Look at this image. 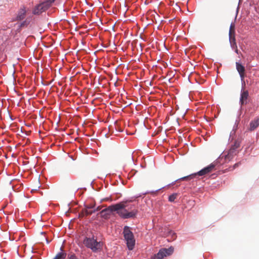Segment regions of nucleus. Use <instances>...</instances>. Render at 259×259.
Masks as SVG:
<instances>
[{
	"mask_svg": "<svg viewBox=\"0 0 259 259\" xmlns=\"http://www.w3.org/2000/svg\"><path fill=\"white\" fill-rule=\"evenodd\" d=\"M236 69L238 72L241 80H243L245 77V67L239 62L236 63Z\"/></svg>",
	"mask_w": 259,
	"mask_h": 259,
	"instance_id": "6e6552de",
	"label": "nucleus"
},
{
	"mask_svg": "<svg viewBox=\"0 0 259 259\" xmlns=\"http://www.w3.org/2000/svg\"><path fill=\"white\" fill-rule=\"evenodd\" d=\"M85 207L88 209H91V210H93V209L95 207V205L94 204H89V205H85Z\"/></svg>",
	"mask_w": 259,
	"mask_h": 259,
	"instance_id": "aec40b11",
	"label": "nucleus"
},
{
	"mask_svg": "<svg viewBox=\"0 0 259 259\" xmlns=\"http://www.w3.org/2000/svg\"><path fill=\"white\" fill-rule=\"evenodd\" d=\"M96 211H99L100 209L99 207H98L96 209H95Z\"/></svg>",
	"mask_w": 259,
	"mask_h": 259,
	"instance_id": "a878e982",
	"label": "nucleus"
},
{
	"mask_svg": "<svg viewBox=\"0 0 259 259\" xmlns=\"http://www.w3.org/2000/svg\"><path fill=\"white\" fill-rule=\"evenodd\" d=\"M234 51L236 53L239 54V50H238V48L234 49Z\"/></svg>",
	"mask_w": 259,
	"mask_h": 259,
	"instance_id": "b1692460",
	"label": "nucleus"
},
{
	"mask_svg": "<svg viewBox=\"0 0 259 259\" xmlns=\"http://www.w3.org/2000/svg\"><path fill=\"white\" fill-rule=\"evenodd\" d=\"M12 188H13V189L14 190V191H16V188H14L13 186H12ZM20 188H17V189H19Z\"/></svg>",
	"mask_w": 259,
	"mask_h": 259,
	"instance_id": "393cba45",
	"label": "nucleus"
},
{
	"mask_svg": "<svg viewBox=\"0 0 259 259\" xmlns=\"http://www.w3.org/2000/svg\"><path fill=\"white\" fill-rule=\"evenodd\" d=\"M68 259H78L74 253L68 254Z\"/></svg>",
	"mask_w": 259,
	"mask_h": 259,
	"instance_id": "a211bd4d",
	"label": "nucleus"
},
{
	"mask_svg": "<svg viewBox=\"0 0 259 259\" xmlns=\"http://www.w3.org/2000/svg\"><path fill=\"white\" fill-rule=\"evenodd\" d=\"M240 147V144L239 142H235L234 144L232 146L231 148L234 149L235 150Z\"/></svg>",
	"mask_w": 259,
	"mask_h": 259,
	"instance_id": "6ab92c4d",
	"label": "nucleus"
},
{
	"mask_svg": "<svg viewBox=\"0 0 259 259\" xmlns=\"http://www.w3.org/2000/svg\"><path fill=\"white\" fill-rule=\"evenodd\" d=\"M240 162H238V163H235L234 165H233V169L235 168L236 167H238L240 164Z\"/></svg>",
	"mask_w": 259,
	"mask_h": 259,
	"instance_id": "5701e85b",
	"label": "nucleus"
},
{
	"mask_svg": "<svg viewBox=\"0 0 259 259\" xmlns=\"http://www.w3.org/2000/svg\"><path fill=\"white\" fill-rule=\"evenodd\" d=\"M96 212L95 209H90L85 207L84 209H83V213L85 214L86 216L91 215L92 213Z\"/></svg>",
	"mask_w": 259,
	"mask_h": 259,
	"instance_id": "ddd939ff",
	"label": "nucleus"
},
{
	"mask_svg": "<svg viewBox=\"0 0 259 259\" xmlns=\"http://www.w3.org/2000/svg\"><path fill=\"white\" fill-rule=\"evenodd\" d=\"M216 166L215 163H212L209 165L204 167L197 173H195L193 174L190 175L189 176L182 177L177 180L176 181H178L179 180H183V181H189L190 180L193 179L196 175H199L200 176L205 175L209 172L212 171Z\"/></svg>",
	"mask_w": 259,
	"mask_h": 259,
	"instance_id": "7ed1b4c3",
	"label": "nucleus"
},
{
	"mask_svg": "<svg viewBox=\"0 0 259 259\" xmlns=\"http://www.w3.org/2000/svg\"><path fill=\"white\" fill-rule=\"evenodd\" d=\"M236 154V150H235L234 149H233L232 148H231L228 151V153L227 155L226 156V159L230 160Z\"/></svg>",
	"mask_w": 259,
	"mask_h": 259,
	"instance_id": "f8f14e48",
	"label": "nucleus"
},
{
	"mask_svg": "<svg viewBox=\"0 0 259 259\" xmlns=\"http://www.w3.org/2000/svg\"><path fill=\"white\" fill-rule=\"evenodd\" d=\"M25 15H26L25 8L24 7H23L22 8H20V9L19 11L17 17V20H23L25 18Z\"/></svg>",
	"mask_w": 259,
	"mask_h": 259,
	"instance_id": "9d476101",
	"label": "nucleus"
},
{
	"mask_svg": "<svg viewBox=\"0 0 259 259\" xmlns=\"http://www.w3.org/2000/svg\"><path fill=\"white\" fill-rule=\"evenodd\" d=\"M130 158H131V159H132V160H133V156H130Z\"/></svg>",
	"mask_w": 259,
	"mask_h": 259,
	"instance_id": "bb28decb",
	"label": "nucleus"
},
{
	"mask_svg": "<svg viewBox=\"0 0 259 259\" xmlns=\"http://www.w3.org/2000/svg\"><path fill=\"white\" fill-rule=\"evenodd\" d=\"M84 216H86V215L85 214L83 213V209H82V211L79 213V217L80 218H82V217H83Z\"/></svg>",
	"mask_w": 259,
	"mask_h": 259,
	"instance_id": "4be33fe9",
	"label": "nucleus"
},
{
	"mask_svg": "<svg viewBox=\"0 0 259 259\" xmlns=\"http://www.w3.org/2000/svg\"><path fill=\"white\" fill-rule=\"evenodd\" d=\"M83 244L87 248L91 249L93 252L97 251L102 247L101 243L98 242L94 237H85L83 240Z\"/></svg>",
	"mask_w": 259,
	"mask_h": 259,
	"instance_id": "20e7f679",
	"label": "nucleus"
},
{
	"mask_svg": "<svg viewBox=\"0 0 259 259\" xmlns=\"http://www.w3.org/2000/svg\"><path fill=\"white\" fill-rule=\"evenodd\" d=\"M248 97L249 93L248 91L242 90L240 98V103L241 105L247 104Z\"/></svg>",
	"mask_w": 259,
	"mask_h": 259,
	"instance_id": "0eeeda50",
	"label": "nucleus"
},
{
	"mask_svg": "<svg viewBox=\"0 0 259 259\" xmlns=\"http://www.w3.org/2000/svg\"><path fill=\"white\" fill-rule=\"evenodd\" d=\"M55 1L56 0H47L44 2V3L45 4L47 9H48Z\"/></svg>",
	"mask_w": 259,
	"mask_h": 259,
	"instance_id": "2eb2a0df",
	"label": "nucleus"
},
{
	"mask_svg": "<svg viewBox=\"0 0 259 259\" xmlns=\"http://www.w3.org/2000/svg\"><path fill=\"white\" fill-rule=\"evenodd\" d=\"M48 9L45 4L43 3L37 5L33 10V14L34 15H39L42 12L45 11Z\"/></svg>",
	"mask_w": 259,
	"mask_h": 259,
	"instance_id": "423d86ee",
	"label": "nucleus"
},
{
	"mask_svg": "<svg viewBox=\"0 0 259 259\" xmlns=\"http://www.w3.org/2000/svg\"><path fill=\"white\" fill-rule=\"evenodd\" d=\"M123 234L128 249L133 250L135 245V239L130 227H124Z\"/></svg>",
	"mask_w": 259,
	"mask_h": 259,
	"instance_id": "f03ea898",
	"label": "nucleus"
},
{
	"mask_svg": "<svg viewBox=\"0 0 259 259\" xmlns=\"http://www.w3.org/2000/svg\"><path fill=\"white\" fill-rule=\"evenodd\" d=\"M231 46L232 48L234 50L237 48V46L236 43L233 44L232 45H231Z\"/></svg>",
	"mask_w": 259,
	"mask_h": 259,
	"instance_id": "412c9836",
	"label": "nucleus"
},
{
	"mask_svg": "<svg viewBox=\"0 0 259 259\" xmlns=\"http://www.w3.org/2000/svg\"><path fill=\"white\" fill-rule=\"evenodd\" d=\"M235 34V25L234 24H231L230 27L229 29V36H234Z\"/></svg>",
	"mask_w": 259,
	"mask_h": 259,
	"instance_id": "4468645a",
	"label": "nucleus"
},
{
	"mask_svg": "<svg viewBox=\"0 0 259 259\" xmlns=\"http://www.w3.org/2000/svg\"><path fill=\"white\" fill-rule=\"evenodd\" d=\"M132 200L123 201L114 205H111L101 211L102 215H109L110 213L116 211L118 215L122 219L134 218L136 217L138 210L134 205L127 204Z\"/></svg>",
	"mask_w": 259,
	"mask_h": 259,
	"instance_id": "f257e3e1",
	"label": "nucleus"
},
{
	"mask_svg": "<svg viewBox=\"0 0 259 259\" xmlns=\"http://www.w3.org/2000/svg\"><path fill=\"white\" fill-rule=\"evenodd\" d=\"M259 126V117L252 120L249 124V130L254 131Z\"/></svg>",
	"mask_w": 259,
	"mask_h": 259,
	"instance_id": "1a4fd4ad",
	"label": "nucleus"
},
{
	"mask_svg": "<svg viewBox=\"0 0 259 259\" xmlns=\"http://www.w3.org/2000/svg\"><path fill=\"white\" fill-rule=\"evenodd\" d=\"M177 196V194H172L169 196L168 200L170 202H173L176 199Z\"/></svg>",
	"mask_w": 259,
	"mask_h": 259,
	"instance_id": "dca6fc26",
	"label": "nucleus"
},
{
	"mask_svg": "<svg viewBox=\"0 0 259 259\" xmlns=\"http://www.w3.org/2000/svg\"><path fill=\"white\" fill-rule=\"evenodd\" d=\"M229 40L230 42V45H232L234 43L236 42L235 36H229Z\"/></svg>",
	"mask_w": 259,
	"mask_h": 259,
	"instance_id": "f3484780",
	"label": "nucleus"
},
{
	"mask_svg": "<svg viewBox=\"0 0 259 259\" xmlns=\"http://www.w3.org/2000/svg\"><path fill=\"white\" fill-rule=\"evenodd\" d=\"M174 251L173 247L170 246L168 248H162L160 249L158 252L155 254L153 257V259H162L164 257L170 255Z\"/></svg>",
	"mask_w": 259,
	"mask_h": 259,
	"instance_id": "39448f33",
	"label": "nucleus"
},
{
	"mask_svg": "<svg viewBox=\"0 0 259 259\" xmlns=\"http://www.w3.org/2000/svg\"><path fill=\"white\" fill-rule=\"evenodd\" d=\"M60 250L61 252L58 253L54 259H65L66 256V253L63 252V247H61L60 248Z\"/></svg>",
	"mask_w": 259,
	"mask_h": 259,
	"instance_id": "9b49d317",
	"label": "nucleus"
}]
</instances>
